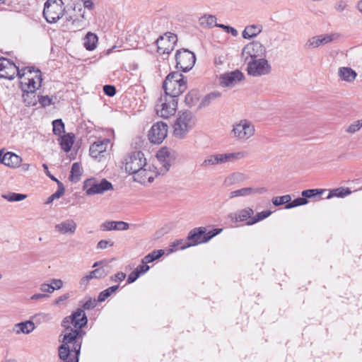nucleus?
<instances>
[{"label": "nucleus", "instance_id": "obj_1", "mask_svg": "<svg viewBox=\"0 0 362 362\" xmlns=\"http://www.w3.org/2000/svg\"><path fill=\"white\" fill-rule=\"evenodd\" d=\"M88 319L81 308H78L71 315L64 317L62 326L64 328L63 344L59 347V357L63 361H68L71 351L75 352V362H78L82 338L86 332L82 328L87 325Z\"/></svg>", "mask_w": 362, "mask_h": 362}, {"label": "nucleus", "instance_id": "obj_2", "mask_svg": "<svg viewBox=\"0 0 362 362\" xmlns=\"http://www.w3.org/2000/svg\"><path fill=\"white\" fill-rule=\"evenodd\" d=\"M163 88L165 95L176 98L187 89L185 77L179 72H171L163 81Z\"/></svg>", "mask_w": 362, "mask_h": 362}, {"label": "nucleus", "instance_id": "obj_3", "mask_svg": "<svg viewBox=\"0 0 362 362\" xmlns=\"http://www.w3.org/2000/svg\"><path fill=\"white\" fill-rule=\"evenodd\" d=\"M21 86L23 91L35 92L42 84V72L34 67H25L21 69Z\"/></svg>", "mask_w": 362, "mask_h": 362}, {"label": "nucleus", "instance_id": "obj_4", "mask_svg": "<svg viewBox=\"0 0 362 362\" xmlns=\"http://www.w3.org/2000/svg\"><path fill=\"white\" fill-rule=\"evenodd\" d=\"M65 13L64 3L62 0H47L44 4L42 15L48 23H55Z\"/></svg>", "mask_w": 362, "mask_h": 362}, {"label": "nucleus", "instance_id": "obj_5", "mask_svg": "<svg viewBox=\"0 0 362 362\" xmlns=\"http://www.w3.org/2000/svg\"><path fill=\"white\" fill-rule=\"evenodd\" d=\"M245 151H238L227 153H216L207 156L202 163L201 166L208 168L211 165H221L227 163H234L247 156Z\"/></svg>", "mask_w": 362, "mask_h": 362}, {"label": "nucleus", "instance_id": "obj_6", "mask_svg": "<svg viewBox=\"0 0 362 362\" xmlns=\"http://www.w3.org/2000/svg\"><path fill=\"white\" fill-rule=\"evenodd\" d=\"M196 119L189 111H185L179 114L174 126L173 134L175 137L183 139L189 130L194 126Z\"/></svg>", "mask_w": 362, "mask_h": 362}, {"label": "nucleus", "instance_id": "obj_7", "mask_svg": "<svg viewBox=\"0 0 362 362\" xmlns=\"http://www.w3.org/2000/svg\"><path fill=\"white\" fill-rule=\"evenodd\" d=\"M177 106V99L165 95L157 100L155 108L158 115L163 118H168L175 115Z\"/></svg>", "mask_w": 362, "mask_h": 362}, {"label": "nucleus", "instance_id": "obj_8", "mask_svg": "<svg viewBox=\"0 0 362 362\" xmlns=\"http://www.w3.org/2000/svg\"><path fill=\"white\" fill-rule=\"evenodd\" d=\"M146 163V158L141 151L130 153L124 158L125 170L131 175H134Z\"/></svg>", "mask_w": 362, "mask_h": 362}, {"label": "nucleus", "instance_id": "obj_9", "mask_svg": "<svg viewBox=\"0 0 362 362\" xmlns=\"http://www.w3.org/2000/svg\"><path fill=\"white\" fill-rule=\"evenodd\" d=\"M244 63L247 65V74L252 76L267 75L271 71V66L264 57L245 61Z\"/></svg>", "mask_w": 362, "mask_h": 362}, {"label": "nucleus", "instance_id": "obj_10", "mask_svg": "<svg viewBox=\"0 0 362 362\" xmlns=\"http://www.w3.org/2000/svg\"><path fill=\"white\" fill-rule=\"evenodd\" d=\"M266 48L258 41H252L246 45L241 53L242 61H250L252 59L265 57Z\"/></svg>", "mask_w": 362, "mask_h": 362}, {"label": "nucleus", "instance_id": "obj_11", "mask_svg": "<svg viewBox=\"0 0 362 362\" xmlns=\"http://www.w3.org/2000/svg\"><path fill=\"white\" fill-rule=\"evenodd\" d=\"M255 126L247 119H242L233 125L232 136L236 139L245 141L255 134Z\"/></svg>", "mask_w": 362, "mask_h": 362}, {"label": "nucleus", "instance_id": "obj_12", "mask_svg": "<svg viewBox=\"0 0 362 362\" xmlns=\"http://www.w3.org/2000/svg\"><path fill=\"white\" fill-rule=\"evenodd\" d=\"M176 67L186 72L190 70L194 65L196 58L193 52L188 49L177 50L175 54Z\"/></svg>", "mask_w": 362, "mask_h": 362}, {"label": "nucleus", "instance_id": "obj_13", "mask_svg": "<svg viewBox=\"0 0 362 362\" xmlns=\"http://www.w3.org/2000/svg\"><path fill=\"white\" fill-rule=\"evenodd\" d=\"M84 190L88 195H93L96 194H103L106 191L113 189L111 182L105 179H103L100 182L95 179H88L84 182Z\"/></svg>", "mask_w": 362, "mask_h": 362}, {"label": "nucleus", "instance_id": "obj_14", "mask_svg": "<svg viewBox=\"0 0 362 362\" xmlns=\"http://www.w3.org/2000/svg\"><path fill=\"white\" fill-rule=\"evenodd\" d=\"M177 41V35L172 33H166L156 40L157 52L160 54H170L175 48Z\"/></svg>", "mask_w": 362, "mask_h": 362}, {"label": "nucleus", "instance_id": "obj_15", "mask_svg": "<svg viewBox=\"0 0 362 362\" xmlns=\"http://www.w3.org/2000/svg\"><path fill=\"white\" fill-rule=\"evenodd\" d=\"M156 170H157L156 167L146 163V166L142 167L133 175L134 180L141 184L151 183L158 175L162 174L160 171Z\"/></svg>", "mask_w": 362, "mask_h": 362}, {"label": "nucleus", "instance_id": "obj_16", "mask_svg": "<svg viewBox=\"0 0 362 362\" xmlns=\"http://www.w3.org/2000/svg\"><path fill=\"white\" fill-rule=\"evenodd\" d=\"M21 69L12 62L6 58H0V78L13 79L17 75L21 76Z\"/></svg>", "mask_w": 362, "mask_h": 362}, {"label": "nucleus", "instance_id": "obj_17", "mask_svg": "<svg viewBox=\"0 0 362 362\" xmlns=\"http://www.w3.org/2000/svg\"><path fill=\"white\" fill-rule=\"evenodd\" d=\"M168 129L167 124L163 122L154 124L148 132L149 141L153 144H160L167 136Z\"/></svg>", "mask_w": 362, "mask_h": 362}, {"label": "nucleus", "instance_id": "obj_18", "mask_svg": "<svg viewBox=\"0 0 362 362\" xmlns=\"http://www.w3.org/2000/svg\"><path fill=\"white\" fill-rule=\"evenodd\" d=\"M243 78V74L239 70H235L221 75L219 83L222 87H233Z\"/></svg>", "mask_w": 362, "mask_h": 362}, {"label": "nucleus", "instance_id": "obj_19", "mask_svg": "<svg viewBox=\"0 0 362 362\" xmlns=\"http://www.w3.org/2000/svg\"><path fill=\"white\" fill-rule=\"evenodd\" d=\"M110 140L103 139L98 140L91 144L89 149L90 156L95 159H100L105 156V153L109 146Z\"/></svg>", "mask_w": 362, "mask_h": 362}, {"label": "nucleus", "instance_id": "obj_20", "mask_svg": "<svg viewBox=\"0 0 362 362\" xmlns=\"http://www.w3.org/2000/svg\"><path fill=\"white\" fill-rule=\"evenodd\" d=\"M76 228L77 223L71 218L65 219L54 226V231L61 235H74Z\"/></svg>", "mask_w": 362, "mask_h": 362}, {"label": "nucleus", "instance_id": "obj_21", "mask_svg": "<svg viewBox=\"0 0 362 362\" xmlns=\"http://www.w3.org/2000/svg\"><path fill=\"white\" fill-rule=\"evenodd\" d=\"M206 230L205 227H199L192 229L187 235V240L189 242L190 247L201 243H204V233Z\"/></svg>", "mask_w": 362, "mask_h": 362}, {"label": "nucleus", "instance_id": "obj_22", "mask_svg": "<svg viewBox=\"0 0 362 362\" xmlns=\"http://www.w3.org/2000/svg\"><path fill=\"white\" fill-rule=\"evenodd\" d=\"M2 156V151H0V162L11 168L18 167L21 162L22 158L18 155L12 153L7 152Z\"/></svg>", "mask_w": 362, "mask_h": 362}, {"label": "nucleus", "instance_id": "obj_23", "mask_svg": "<svg viewBox=\"0 0 362 362\" xmlns=\"http://www.w3.org/2000/svg\"><path fill=\"white\" fill-rule=\"evenodd\" d=\"M156 158L160 164L162 165L160 172L162 174L165 173L167 171H168L170 166V152L168 149L167 148H162L157 152Z\"/></svg>", "mask_w": 362, "mask_h": 362}, {"label": "nucleus", "instance_id": "obj_24", "mask_svg": "<svg viewBox=\"0 0 362 362\" xmlns=\"http://www.w3.org/2000/svg\"><path fill=\"white\" fill-rule=\"evenodd\" d=\"M333 39L332 35L314 36L308 40L306 46L309 48H316L332 42Z\"/></svg>", "mask_w": 362, "mask_h": 362}, {"label": "nucleus", "instance_id": "obj_25", "mask_svg": "<svg viewBox=\"0 0 362 362\" xmlns=\"http://www.w3.org/2000/svg\"><path fill=\"white\" fill-rule=\"evenodd\" d=\"M267 191L265 187H244L240 189L232 191L230 193V198H234L237 197H247L255 194H262Z\"/></svg>", "mask_w": 362, "mask_h": 362}, {"label": "nucleus", "instance_id": "obj_26", "mask_svg": "<svg viewBox=\"0 0 362 362\" xmlns=\"http://www.w3.org/2000/svg\"><path fill=\"white\" fill-rule=\"evenodd\" d=\"M129 228V224L124 221H105L100 225V230H126Z\"/></svg>", "mask_w": 362, "mask_h": 362}, {"label": "nucleus", "instance_id": "obj_27", "mask_svg": "<svg viewBox=\"0 0 362 362\" xmlns=\"http://www.w3.org/2000/svg\"><path fill=\"white\" fill-rule=\"evenodd\" d=\"M107 275V272L105 271V269L103 267H100V268L95 269L91 271L90 272H89L85 276H83L80 280V284L81 286L87 285L90 279L103 278V277L106 276Z\"/></svg>", "mask_w": 362, "mask_h": 362}, {"label": "nucleus", "instance_id": "obj_28", "mask_svg": "<svg viewBox=\"0 0 362 362\" xmlns=\"http://www.w3.org/2000/svg\"><path fill=\"white\" fill-rule=\"evenodd\" d=\"M35 329V325L32 321H25L16 324L13 327V332L19 334L21 333L30 334Z\"/></svg>", "mask_w": 362, "mask_h": 362}, {"label": "nucleus", "instance_id": "obj_29", "mask_svg": "<svg viewBox=\"0 0 362 362\" xmlns=\"http://www.w3.org/2000/svg\"><path fill=\"white\" fill-rule=\"evenodd\" d=\"M338 74L341 80L347 82L354 81L357 76L356 71L349 67L339 68Z\"/></svg>", "mask_w": 362, "mask_h": 362}, {"label": "nucleus", "instance_id": "obj_30", "mask_svg": "<svg viewBox=\"0 0 362 362\" xmlns=\"http://www.w3.org/2000/svg\"><path fill=\"white\" fill-rule=\"evenodd\" d=\"M262 26L260 25H250L245 27L242 35L245 39H250L256 37L262 32Z\"/></svg>", "mask_w": 362, "mask_h": 362}, {"label": "nucleus", "instance_id": "obj_31", "mask_svg": "<svg viewBox=\"0 0 362 362\" xmlns=\"http://www.w3.org/2000/svg\"><path fill=\"white\" fill-rule=\"evenodd\" d=\"M247 179L248 177L245 174L240 172H236L228 176L225 180V182L229 185H231L235 183L243 182L247 180Z\"/></svg>", "mask_w": 362, "mask_h": 362}, {"label": "nucleus", "instance_id": "obj_32", "mask_svg": "<svg viewBox=\"0 0 362 362\" xmlns=\"http://www.w3.org/2000/svg\"><path fill=\"white\" fill-rule=\"evenodd\" d=\"M98 37L95 34L88 32L83 39V45L88 50H93L96 47Z\"/></svg>", "mask_w": 362, "mask_h": 362}, {"label": "nucleus", "instance_id": "obj_33", "mask_svg": "<svg viewBox=\"0 0 362 362\" xmlns=\"http://www.w3.org/2000/svg\"><path fill=\"white\" fill-rule=\"evenodd\" d=\"M216 18L213 15H204L199 18L200 26L204 28H211L216 25Z\"/></svg>", "mask_w": 362, "mask_h": 362}, {"label": "nucleus", "instance_id": "obj_34", "mask_svg": "<svg viewBox=\"0 0 362 362\" xmlns=\"http://www.w3.org/2000/svg\"><path fill=\"white\" fill-rule=\"evenodd\" d=\"M83 173V169L79 163H74L71 166V175L69 180L71 182H76L80 180V177Z\"/></svg>", "mask_w": 362, "mask_h": 362}, {"label": "nucleus", "instance_id": "obj_35", "mask_svg": "<svg viewBox=\"0 0 362 362\" xmlns=\"http://www.w3.org/2000/svg\"><path fill=\"white\" fill-rule=\"evenodd\" d=\"M221 94L218 91H213L206 95L199 104V107H205L209 106L213 101L219 98Z\"/></svg>", "mask_w": 362, "mask_h": 362}, {"label": "nucleus", "instance_id": "obj_36", "mask_svg": "<svg viewBox=\"0 0 362 362\" xmlns=\"http://www.w3.org/2000/svg\"><path fill=\"white\" fill-rule=\"evenodd\" d=\"M351 194V191L348 187H339L331 190L327 197V199H331L332 197H340L343 198L347 195Z\"/></svg>", "mask_w": 362, "mask_h": 362}, {"label": "nucleus", "instance_id": "obj_37", "mask_svg": "<svg viewBox=\"0 0 362 362\" xmlns=\"http://www.w3.org/2000/svg\"><path fill=\"white\" fill-rule=\"evenodd\" d=\"M74 144V136L67 134L61 137L60 146L61 148L65 151L69 152Z\"/></svg>", "mask_w": 362, "mask_h": 362}, {"label": "nucleus", "instance_id": "obj_38", "mask_svg": "<svg viewBox=\"0 0 362 362\" xmlns=\"http://www.w3.org/2000/svg\"><path fill=\"white\" fill-rule=\"evenodd\" d=\"M254 214V211L251 208H245L244 209H242L239 211L237 214H235V219L238 221H248L250 219Z\"/></svg>", "mask_w": 362, "mask_h": 362}, {"label": "nucleus", "instance_id": "obj_39", "mask_svg": "<svg viewBox=\"0 0 362 362\" xmlns=\"http://www.w3.org/2000/svg\"><path fill=\"white\" fill-rule=\"evenodd\" d=\"M164 253H165V252L163 250H153L151 253L146 255L141 259V262H142V264L151 263V262L159 259L160 257H162L164 255Z\"/></svg>", "mask_w": 362, "mask_h": 362}, {"label": "nucleus", "instance_id": "obj_40", "mask_svg": "<svg viewBox=\"0 0 362 362\" xmlns=\"http://www.w3.org/2000/svg\"><path fill=\"white\" fill-rule=\"evenodd\" d=\"M23 98L24 103L28 106H34L37 103V96L35 95V92L23 91Z\"/></svg>", "mask_w": 362, "mask_h": 362}, {"label": "nucleus", "instance_id": "obj_41", "mask_svg": "<svg viewBox=\"0 0 362 362\" xmlns=\"http://www.w3.org/2000/svg\"><path fill=\"white\" fill-rule=\"evenodd\" d=\"M271 214H272V211H269V210L263 211L260 213H258L256 214V216L252 217L250 219H249L247 221V225H248V226L253 225V224L269 217Z\"/></svg>", "mask_w": 362, "mask_h": 362}, {"label": "nucleus", "instance_id": "obj_42", "mask_svg": "<svg viewBox=\"0 0 362 362\" xmlns=\"http://www.w3.org/2000/svg\"><path fill=\"white\" fill-rule=\"evenodd\" d=\"M172 247L171 249H170V252H174L178 249L184 250L187 247H190L189 242L187 240V238L186 240L184 239H180L174 241L172 245H170Z\"/></svg>", "mask_w": 362, "mask_h": 362}, {"label": "nucleus", "instance_id": "obj_43", "mask_svg": "<svg viewBox=\"0 0 362 362\" xmlns=\"http://www.w3.org/2000/svg\"><path fill=\"white\" fill-rule=\"evenodd\" d=\"M326 189H306L302 192L301 194L304 198L307 199H311L314 198L315 197H320L321 196Z\"/></svg>", "mask_w": 362, "mask_h": 362}, {"label": "nucleus", "instance_id": "obj_44", "mask_svg": "<svg viewBox=\"0 0 362 362\" xmlns=\"http://www.w3.org/2000/svg\"><path fill=\"white\" fill-rule=\"evenodd\" d=\"M2 197L8 202H20L25 199L27 197V195L15 192H9L6 194H3Z\"/></svg>", "mask_w": 362, "mask_h": 362}, {"label": "nucleus", "instance_id": "obj_45", "mask_svg": "<svg viewBox=\"0 0 362 362\" xmlns=\"http://www.w3.org/2000/svg\"><path fill=\"white\" fill-rule=\"evenodd\" d=\"M81 23V19H74L72 16H66V23L62 25V30L64 31L71 30V25H74L76 23Z\"/></svg>", "mask_w": 362, "mask_h": 362}, {"label": "nucleus", "instance_id": "obj_46", "mask_svg": "<svg viewBox=\"0 0 362 362\" xmlns=\"http://www.w3.org/2000/svg\"><path fill=\"white\" fill-rule=\"evenodd\" d=\"M308 203V199L303 197H298L293 200L292 202H289L288 204L286 205V209H291L296 206H302L307 204Z\"/></svg>", "mask_w": 362, "mask_h": 362}, {"label": "nucleus", "instance_id": "obj_47", "mask_svg": "<svg viewBox=\"0 0 362 362\" xmlns=\"http://www.w3.org/2000/svg\"><path fill=\"white\" fill-rule=\"evenodd\" d=\"M53 132L56 135H60L64 132V124L62 119H55L52 122Z\"/></svg>", "mask_w": 362, "mask_h": 362}, {"label": "nucleus", "instance_id": "obj_48", "mask_svg": "<svg viewBox=\"0 0 362 362\" xmlns=\"http://www.w3.org/2000/svg\"><path fill=\"white\" fill-rule=\"evenodd\" d=\"M291 197L290 195H284L281 197H275L272 199V203L274 206H280L284 204H288L291 202Z\"/></svg>", "mask_w": 362, "mask_h": 362}, {"label": "nucleus", "instance_id": "obj_49", "mask_svg": "<svg viewBox=\"0 0 362 362\" xmlns=\"http://www.w3.org/2000/svg\"><path fill=\"white\" fill-rule=\"evenodd\" d=\"M362 127V119L357 120L354 123L351 124L346 129V132L350 134H354L358 132Z\"/></svg>", "mask_w": 362, "mask_h": 362}, {"label": "nucleus", "instance_id": "obj_50", "mask_svg": "<svg viewBox=\"0 0 362 362\" xmlns=\"http://www.w3.org/2000/svg\"><path fill=\"white\" fill-rule=\"evenodd\" d=\"M221 231H222L221 228H215L212 230L209 231L208 233H206V231L204 235L205 243L208 242L212 238H214L216 235L219 234Z\"/></svg>", "mask_w": 362, "mask_h": 362}, {"label": "nucleus", "instance_id": "obj_51", "mask_svg": "<svg viewBox=\"0 0 362 362\" xmlns=\"http://www.w3.org/2000/svg\"><path fill=\"white\" fill-rule=\"evenodd\" d=\"M97 305V300L89 298L82 305L83 310H90L94 308Z\"/></svg>", "mask_w": 362, "mask_h": 362}, {"label": "nucleus", "instance_id": "obj_52", "mask_svg": "<svg viewBox=\"0 0 362 362\" xmlns=\"http://www.w3.org/2000/svg\"><path fill=\"white\" fill-rule=\"evenodd\" d=\"M37 102H39L42 107H46L52 103V99L48 95L37 96Z\"/></svg>", "mask_w": 362, "mask_h": 362}, {"label": "nucleus", "instance_id": "obj_53", "mask_svg": "<svg viewBox=\"0 0 362 362\" xmlns=\"http://www.w3.org/2000/svg\"><path fill=\"white\" fill-rule=\"evenodd\" d=\"M103 91L105 95L110 97H112L116 94V88L112 85H105L103 86Z\"/></svg>", "mask_w": 362, "mask_h": 362}, {"label": "nucleus", "instance_id": "obj_54", "mask_svg": "<svg viewBox=\"0 0 362 362\" xmlns=\"http://www.w3.org/2000/svg\"><path fill=\"white\" fill-rule=\"evenodd\" d=\"M196 97V93L191 91L188 93L185 96V103L191 107L194 104V98Z\"/></svg>", "mask_w": 362, "mask_h": 362}, {"label": "nucleus", "instance_id": "obj_55", "mask_svg": "<svg viewBox=\"0 0 362 362\" xmlns=\"http://www.w3.org/2000/svg\"><path fill=\"white\" fill-rule=\"evenodd\" d=\"M347 6V3L344 0H339L334 4V8L338 12L344 11Z\"/></svg>", "mask_w": 362, "mask_h": 362}, {"label": "nucleus", "instance_id": "obj_56", "mask_svg": "<svg viewBox=\"0 0 362 362\" xmlns=\"http://www.w3.org/2000/svg\"><path fill=\"white\" fill-rule=\"evenodd\" d=\"M57 184H58V189L53 194H52L54 199H58V198L61 197L65 192V189H64L62 183L59 181H57Z\"/></svg>", "mask_w": 362, "mask_h": 362}, {"label": "nucleus", "instance_id": "obj_57", "mask_svg": "<svg viewBox=\"0 0 362 362\" xmlns=\"http://www.w3.org/2000/svg\"><path fill=\"white\" fill-rule=\"evenodd\" d=\"M40 289L42 292L52 293L55 290V287L53 285H51V284H42L40 285Z\"/></svg>", "mask_w": 362, "mask_h": 362}, {"label": "nucleus", "instance_id": "obj_58", "mask_svg": "<svg viewBox=\"0 0 362 362\" xmlns=\"http://www.w3.org/2000/svg\"><path fill=\"white\" fill-rule=\"evenodd\" d=\"M150 267L147 265V264H143L141 265H139L134 270L137 272L139 276L141 274H144L149 270Z\"/></svg>", "mask_w": 362, "mask_h": 362}, {"label": "nucleus", "instance_id": "obj_59", "mask_svg": "<svg viewBox=\"0 0 362 362\" xmlns=\"http://www.w3.org/2000/svg\"><path fill=\"white\" fill-rule=\"evenodd\" d=\"M126 278V274L124 272H118L110 277L111 281L115 282L122 281Z\"/></svg>", "mask_w": 362, "mask_h": 362}, {"label": "nucleus", "instance_id": "obj_60", "mask_svg": "<svg viewBox=\"0 0 362 362\" xmlns=\"http://www.w3.org/2000/svg\"><path fill=\"white\" fill-rule=\"evenodd\" d=\"M113 243L108 240H102L98 243L97 247L98 249H106L108 246H112Z\"/></svg>", "mask_w": 362, "mask_h": 362}, {"label": "nucleus", "instance_id": "obj_61", "mask_svg": "<svg viewBox=\"0 0 362 362\" xmlns=\"http://www.w3.org/2000/svg\"><path fill=\"white\" fill-rule=\"evenodd\" d=\"M140 276L139 275V274L137 273V272H136L135 270H134L132 272L130 273V274L128 276V279H127V283L128 284H132L133 282H134Z\"/></svg>", "mask_w": 362, "mask_h": 362}, {"label": "nucleus", "instance_id": "obj_62", "mask_svg": "<svg viewBox=\"0 0 362 362\" xmlns=\"http://www.w3.org/2000/svg\"><path fill=\"white\" fill-rule=\"evenodd\" d=\"M51 285H53L55 289H60L63 286V281L61 279H52L51 280Z\"/></svg>", "mask_w": 362, "mask_h": 362}, {"label": "nucleus", "instance_id": "obj_63", "mask_svg": "<svg viewBox=\"0 0 362 362\" xmlns=\"http://www.w3.org/2000/svg\"><path fill=\"white\" fill-rule=\"evenodd\" d=\"M110 296V294L107 293V291L105 290L101 291L99 293V296L98 297V302H103L105 301L108 297Z\"/></svg>", "mask_w": 362, "mask_h": 362}, {"label": "nucleus", "instance_id": "obj_64", "mask_svg": "<svg viewBox=\"0 0 362 362\" xmlns=\"http://www.w3.org/2000/svg\"><path fill=\"white\" fill-rule=\"evenodd\" d=\"M69 298V293H65L64 295H62L60 296L59 297H58L55 301H54V303L56 305H60L61 303H62L63 301L66 300V299H68Z\"/></svg>", "mask_w": 362, "mask_h": 362}]
</instances>
